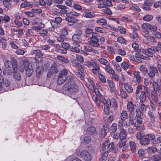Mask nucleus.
Here are the masks:
<instances>
[{
    "instance_id": "nucleus-39",
    "label": "nucleus",
    "mask_w": 161,
    "mask_h": 161,
    "mask_svg": "<svg viewBox=\"0 0 161 161\" xmlns=\"http://www.w3.org/2000/svg\"><path fill=\"white\" fill-rule=\"evenodd\" d=\"M121 119L123 120H125L128 117V114L127 112L125 110H123L122 111L120 115Z\"/></svg>"
},
{
    "instance_id": "nucleus-37",
    "label": "nucleus",
    "mask_w": 161,
    "mask_h": 161,
    "mask_svg": "<svg viewBox=\"0 0 161 161\" xmlns=\"http://www.w3.org/2000/svg\"><path fill=\"white\" fill-rule=\"evenodd\" d=\"M142 119L136 118V121L134 123V126L136 128L139 127L140 125L142 124ZM134 123H131L132 125Z\"/></svg>"
},
{
    "instance_id": "nucleus-63",
    "label": "nucleus",
    "mask_w": 161,
    "mask_h": 161,
    "mask_svg": "<svg viewBox=\"0 0 161 161\" xmlns=\"http://www.w3.org/2000/svg\"><path fill=\"white\" fill-rule=\"evenodd\" d=\"M95 30L98 32L104 33L105 32L104 29L100 27H97L95 28Z\"/></svg>"
},
{
    "instance_id": "nucleus-60",
    "label": "nucleus",
    "mask_w": 161,
    "mask_h": 161,
    "mask_svg": "<svg viewBox=\"0 0 161 161\" xmlns=\"http://www.w3.org/2000/svg\"><path fill=\"white\" fill-rule=\"evenodd\" d=\"M92 66L94 68L93 69L96 70L97 72H98L100 70V68L98 64L94 62Z\"/></svg>"
},
{
    "instance_id": "nucleus-24",
    "label": "nucleus",
    "mask_w": 161,
    "mask_h": 161,
    "mask_svg": "<svg viewBox=\"0 0 161 161\" xmlns=\"http://www.w3.org/2000/svg\"><path fill=\"white\" fill-rule=\"evenodd\" d=\"M129 145L131 152L133 153H136V149L135 143L133 141H130L129 142Z\"/></svg>"
},
{
    "instance_id": "nucleus-2",
    "label": "nucleus",
    "mask_w": 161,
    "mask_h": 161,
    "mask_svg": "<svg viewBox=\"0 0 161 161\" xmlns=\"http://www.w3.org/2000/svg\"><path fill=\"white\" fill-rule=\"evenodd\" d=\"M108 141H107L102 145L100 150L103 152L99 159V161H106L109 152H110L113 150L114 146L113 142H112L108 144Z\"/></svg>"
},
{
    "instance_id": "nucleus-18",
    "label": "nucleus",
    "mask_w": 161,
    "mask_h": 161,
    "mask_svg": "<svg viewBox=\"0 0 161 161\" xmlns=\"http://www.w3.org/2000/svg\"><path fill=\"white\" fill-rule=\"evenodd\" d=\"M120 140H125L127 136L126 131L124 129L121 130L119 134Z\"/></svg>"
},
{
    "instance_id": "nucleus-28",
    "label": "nucleus",
    "mask_w": 161,
    "mask_h": 161,
    "mask_svg": "<svg viewBox=\"0 0 161 161\" xmlns=\"http://www.w3.org/2000/svg\"><path fill=\"white\" fill-rule=\"evenodd\" d=\"M50 70L53 73H57L58 72V70L57 67V64L53 62L52 64Z\"/></svg>"
},
{
    "instance_id": "nucleus-44",
    "label": "nucleus",
    "mask_w": 161,
    "mask_h": 161,
    "mask_svg": "<svg viewBox=\"0 0 161 161\" xmlns=\"http://www.w3.org/2000/svg\"><path fill=\"white\" fill-rule=\"evenodd\" d=\"M109 65L110 64H109L108 66H106L105 68V69L108 73L112 75L115 74L114 71L110 67Z\"/></svg>"
},
{
    "instance_id": "nucleus-29",
    "label": "nucleus",
    "mask_w": 161,
    "mask_h": 161,
    "mask_svg": "<svg viewBox=\"0 0 161 161\" xmlns=\"http://www.w3.org/2000/svg\"><path fill=\"white\" fill-rule=\"evenodd\" d=\"M136 117L138 119H143V115L142 114L141 110L139 108H137L136 111Z\"/></svg>"
},
{
    "instance_id": "nucleus-61",
    "label": "nucleus",
    "mask_w": 161,
    "mask_h": 161,
    "mask_svg": "<svg viewBox=\"0 0 161 161\" xmlns=\"http://www.w3.org/2000/svg\"><path fill=\"white\" fill-rule=\"evenodd\" d=\"M121 66L122 68L125 70H126L128 68L129 65L126 62H124L121 64Z\"/></svg>"
},
{
    "instance_id": "nucleus-14",
    "label": "nucleus",
    "mask_w": 161,
    "mask_h": 161,
    "mask_svg": "<svg viewBox=\"0 0 161 161\" xmlns=\"http://www.w3.org/2000/svg\"><path fill=\"white\" fill-rule=\"evenodd\" d=\"M153 85L154 91L161 93V89L160 86H161V80H158L157 82L153 83Z\"/></svg>"
},
{
    "instance_id": "nucleus-22",
    "label": "nucleus",
    "mask_w": 161,
    "mask_h": 161,
    "mask_svg": "<svg viewBox=\"0 0 161 161\" xmlns=\"http://www.w3.org/2000/svg\"><path fill=\"white\" fill-rule=\"evenodd\" d=\"M133 75L136 79V81L137 83H139L141 79V76L140 73L138 71H135L133 73Z\"/></svg>"
},
{
    "instance_id": "nucleus-35",
    "label": "nucleus",
    "mask_w": 161,
    "mask_h": 161,
    "mask_svg": "<svg viewBox=\"0 0 161 161\" xmlns=\"http://www.w3.org/2000/svg\"><path fill=\"white\" fill-rule=\"evenodd\" d=\"M83 14L85 17L87 18H92L95 16V14L91 12H85Z\"/></svg>"
},
{
    "instance_id": "nucleus-47",
    "label": "nucleus",
    "mask_w": 161,
    "mask_h": 161,
    "mask_svg": "<svg viewBox=\"0 0 161 161\" xmlns=\"http://www.w3.org/2000/svg\"><path fill=\"white\" fill-rule=\"evenodd\" d=\"M140 70L144 74H147L148 72L147 68L144 65H141L140 67Z\"/></svg>"
},
{
    "instance_id": "nucleus-20",
    "label": "nucleus",
    "mask_w": 161,
    "mask_h": 161,
    "mask_svg": "<svg viewBox=\"0 0 161 161\" xmlns=\"http://www.w3.org/2000/svg\"><path fill=\"white\" fill-rule=\"evenodd\" d=\"M13 76L14 78L17 81H20L21 79V77L20 74L19 72H17V71H13Z\"/></svg>"
},
{
    "instance_id": "nucleus-54",
    "label": "nucleus",
    "mask_w": 161,
    "mask_h": 161,
    "mask_svg": "<svg viewBox=\"0 0 161 161\" xmlns=\"http://www.w3.org/2000/svg\"><path fill=\"white\" fill-rule=\"evenodd\" d=\"M154 2V0H146L144 3L146 6H150L152 5Z\"/></svg>"
},
{
    "instance_id": "nucleus-17",
    "label": "nucleus",
    "mask_w": 161,
    "mask_h": 161,
    "mask_svg": "<svg viewBox=\"0 0 161 161\" xmlns=\"http://www.w3.org/2000/svg\"><path fill=\"white\" fill-rule=\"evenodd\" d=\"M10 62L11 63V66L14 71L17 70V63L16 59L14 58H11Z\"/></svg>"
},
{
    "instance_id": "nucleus-6",
    "label": "nucleus",
    "mask_w": 161,
    "mask_h": 161,
    "mask_svg": "<svg viewBox=\"0 0 161 161\" xmlns=\"http://www.w3.org/2000/svg\"><path fill=\"white\" fill-rule=\"evenodd\" d=\"M140 52L148 57L152 58L156 52H158L159 50L157 49V47L155 46L147 48L146 49L141 48Z\"/></svg>"
},
{
    "instance_id": "nucleus-4",
    "label": "nucleus",
    "mask_w": 161,
    "mask_h": 161,
    "mask_svg": "<svg viewBox=\"0 0 161 161\" xmlns=\"http://www.w3.org/2000/svg\"><path fill=\"white\" fill-rule=\"evenodd\" d=\"M68 70L66 69H61L59 72L58 76L57 83L60 85L63 83L68 78Z\"/></svg>"
},
{
    "instance_id": "nucleus-9",
    "label": "nucleus",
    "mask_w": 161,
    "mask_h": 161,
    "mask_svg": "<svg viewBox=\"0 0 161 161\" xmlns=\"http://www.w3.org/2000/svg\"><path fill=\"white\" fill-rule=\"evenodd\" d=\"M82 34L81 31H80L79 34H74L72 36V39L74 41L73 44L77 47L80 46V43L81 42L82 39L81 35Z\"/></svg>"
},
{
    "instance_id": "nucleus-12",
    "label": "nucleus",
    "mask_w": 161,
    "mask_h": 161,
    "mask_svg": "<svg viewBox=\"0 0 161 161\" xmlns=\"http://www.w3.org/2000/svg\"><path fill=\"white\" fill-rule=\"evenodd\" d=\"M158 70L155 67L152 66L149 67V69L147 73L149 77L153 78L155 75L158 74Z\"/></svg>"
},
{
    "instance_id": "nucleus-30",
    "label": "nucleus",
    "mask_w": 161,
    "mask_h": 161,
    "mask_svg": "<svg viewBox=\"0 0 161 161\" xmlns=\"http://www.w3.org/2000/svg\"><path fill=\"white\" fill-rule=\"evenodd\" d=\"M124 87L125 90L129 93H131L133 91L132 87L127 83L124 84Z\"/></svg>"
},
{
    "instance_id": "nucleus-49",
    "label": "nucleus",
    "mask_w": 161,
    "mask_h": 161,
    "mask_svg": "<svg viewBox=\"0 0 161 161\" xmlns=\"http://www.w3.org/2000/svg\"><path fill=\"white\" fill-rule=\"evenodd\" d=\"M116 9L118 11H121L125 8V6L122 4H119L116 6Z\"/></svg>"
},
{
    "instance_id": "nucleus-26",
    "label": "nucleus",
    "mask_w": 161,
    "mask_h": 161,
    "mask_svg": "<svg viewBox=\"0 0 161 161\" xmlns=\"http://www.w3.org/2000/svg\"><path fill=\"white\" fill-rule=\"evenodd\" d=\"M32 53L35 54V56L38 58H42L43 55L40 50H35L32 52Z\"/></svg>"
},
{
    "instance_id": "nucleus-15",
    "label": "nucleus",
    "mask_w": 161,
    "mask_h": 161,
    "mask_svg": "<svg viewBox=\"0 0 161 161\" xmlns=\"http://www.w3.org/2000/svg\"><path fill=\"white\" fill-rule=\"evenodd\" d=\"M86 132L88 134L94 136L96 135L97 133L96 131V129L93 126L88 128Z\"/></svg>"
},
{
    "instance_id": "nucleus-62",
    "label": "nucleus",
    "mask_w": 161,
    "mask_h": 161,
    "mask_svg": "<svg viewBox=\"0 0 161 161\" xmlns=\"http://www.w3.org/2000/svg\"><path fill=\"white\" fill-rule=\"evenodd\" d=\"M150 26V24L147 23H146L142 24V28L144 30H146L147 29L149 30Z\"/></svg>"
},
{
    "instance_id": "nucleus-38",
    "label": "nucleus",
    "mask_w": 161,
    "mask_h": 161,
    "mask_svg": "<svg viewBox=\"0 0 161 161\" xmlns=\"http://www.w3.org/2000/svg\"><path fill=\"white\" fill-rule=\"evenodd\" d=\"M148 115L150 120L153 122H156V117H155L153 114L150 111L148 112Z\"/></svg>"
},
{
    "instance_id": "nucleus-33",
    "label": "nucleus",
    "mask_w": 161,
    "mask_h": 161,
    "mask_svg": "<svg viewBox=\"0 0 161 161\" xmlns=\"http://www.w3.org/2000/svg\"><path fill=\"white\" fill-rule=\"evenodd\" d=\"M144 36L145 38L146 39L148 42H156V41L154 38L151 36L150 35H144Z\"/></svg>"
},
{
    "instance_id": "nucleus-55",
    "label": "nucleus",
    "mask_w": 161,
    "mask_h": 161,
    "mask_svg": "<svg viewBox=\"0 0 161 161\" xmlns=\"http://www.w3.org/2000/svg\"><path fill=\"white\" fill-rule=\"evenodd\" d=\"M110 129L113 133L115 132L117 130V126L116 124L115 123L113 124L110 127Z\"/></svg>"
},
{
    "instance_id": "nucleus-50",
    "label": "nucleus",
    "mask_w": 161,
    "mask_h": 161,
    "mask_svg": "<svg viewBox=\"0 0 161 161\" xmlns=\"http://www.w3.org/2000/svg\"><path fill=\"white\" fill-rule=\"evenodd\" d=\"M98 75L99 79L101 80V81L103 83H105L106 82V79L104 76L101 73H98Z\"/></svg>"
},
{
    "instance_id": "nucleus-56",
    "label": "nucleus",
    "mask_w": 161,
    "mask_h": 161,
    "mask_svg": "<svg viewBox=\"0 0 161 161\" xmlns=\"http://www.w3.org/2000/svg\"><path fill=\"white\" fill-rule=\"evenodd\" d=\"M153 19V16L151 15H147L143 18V19L146 21H150Z\"/></svg>"
},
{
    "instance_id": "nucleus-21",
    "label": "nucleus",
    "mask_w": 161,
    "mask_h": 161,
    "mask_svg": "<svg viewBox=\"0 0 161 161\" xmlns=\"http://www.w3.org/2000/svg\"><path fill=\"white\" fill-rule=\"evenodd\" d=\"M147 151L149 154H153L157 152L158 150L157 148L154 147H147Z\"/></svg>"
},
{
    "instance_id": "nucleus-34",
    "label": "nucleus",
    "mask_w": 161,
    "mask_h": 161,
    "mask_svg": "<svg viewBox=\"0 0 161 161\" xmlns=\"http://www.w3.org/2000/svg\"><path fill=\"white\" fill-rule=\"evenodd\" d=\"M130 37L135 42H137L138 41V34L135 31L133 32L132 35H130Z\"/></svg>"
},
{
    "instance_id": "nucleus-16",
    "label": "nucleus",
    "mask_w": 161,
    "mask_h": 161,
    "mask_svg": "<svg viewBox=\"0 0 161 161\" xmlns=\"http://www.w3.org/2000/svg\"><path fill=\"white\" fill-rule=\"evenodd\" d=\"M160 93L154 91L152 92L151 93L152 98L153 100L155 102H158V97L159 96Z\"/></svg>"
},
{
    "instance_id": "nucleus-46",
    "label": "nucleus",
    "mask_w": 161,
    "mask_h": 161,
    "mask_svg": "<svg viewBox=\"0 0 161 161\" xmlns=\"http://www.w3.org/2000/svg\"><path fill=\"white\" fill-rule=\"evenodd\" d=\"M144 134L141 131L138 132L136 134V138L138 140H140L144 137Z\"/></svg>"
},
{
    "instance_id": "nucleus-7",
    "label": "nucleus",
    "mask_w": 161,
    "mask_h": 161,
    "mask_svg": "<svg viewBox=\"0 0 161 161\" xmlns=\"http://www.w3.org/2000/svg\"><path fill=\"white\" fill-rule=\"evenodd\" d=\"M155 136L152 134L146 135L140 141V143L142 146H147L150 143V141L155 139Z\"/></svg>"
},
{
    "instance_id": "nucleus-27",
    "label": "nucleus",
    "mask_w": 161,
    "mask_h": 161,
    "mask_svg": "<svg viewBox=\"0 0 161 161\" xmlns=\"http://www.w3.org/2000/svg\"><path fill=\"white\" fill-rule=\"evenodd\" d=\"M83 49L86 51L88 52H92L95 53H97L98 52L97 51L95 50L89 46H84L83 47Z\"/></svg>"
},
{
    "instance_id": "nucleus-19",
    "label": "nucleus",
    "mask_w": 161,
    "mask_h": 161,
    "mask_svg": "<svg viewBox=\"0 0 161 161\" xmlns=\"http://www.w3.org/2000/svg\"><path fill=\"white\" fill-rule=\"evenodd\" d=\"M135 106V105H134L131 102H128L127 104V110L128 111L131 113L134 112L135 110L134 107Z\"/></svg>"
},
{
    "instance_id": "nucleus-57",
    "label": "nucleus",
    "mask_w": 161,
    "mask_h": 161,
    "mask_svg": "<svg viewBox=\"0 0 161 161\" xmlns=\"http://www.w3.org/2000/svg\"><path fill=\"white\" fill-rule=\"evenodd\" d=\"M62 47L64 49H69L70 48L69 45L67 43L65 42H63L61 43Z\"/></svg>"
},
{
    "instance_id": "nucleus-3",
    "label": "nucleus",
    "mask_w": 161,
    "mask_h": 161,
    "mask_svg": "<svg viewBox=\"0 0 161 161\" xmlns=\"http://www.w3.org/2000/svg\"><path fill=\"white\" fill-rule=\"evenodd\" d=\"M141 94L137 96L136 99L137 100H140L141 103L145 102L147 99V97H150V91L149 90L148 87L145 86L142 91L141 92Z\"/></svg>"
},
{
    "instance_id": "nucleus-32",
    "label": "nucleus",
    "mask_w": 161,
    "mask_h": 161,
    "mask_svg": "<svg viewBox=\"0 0 161 161\" xmlns=\"http://www.w3.org/2000/svg\"><path fill=\"white\" fill-rule=\"evenodd\" d=\"M104 105V108L106 107V109H109L110 108L111 102L110 100H107L104 99L103 101Z\"/></svg>"
},
{
    "instance_id": "nucleus-58",
    "label": "nucleus",
    "mask_w": 161,
    "mask_h": 161,
    "mask_svg": "<svg viewBox=\"0 0 161 161\" xmlns=\"http://www.w3.org/2000/svg\"><path fill=\"white\" fill-rule=\"evenodd\" d=\"M69 50L71 51L74 52L76 53H78L80 52V50L77 47H70Z\"/></svg>"
},
{
    "instance_id": "nucleus-5",
    "label": "nucleus",
    "mask_w": 161,
    "mask_h": 161,
    "mask_svg": "<svg viewBox=\"0 0 161 161\" xmlns=\"http://www.w3.org/2000/svg\"><path fill=\"white\" fill-rule=\"evenodd\" d=\"M100 35L99 34L93 32L92 34V36L90 37V40L88 42V43L92 47H98L100 44L99 43Z\"/></svg>"
},
{
    "instance_id": "nucleus-10",
    "label": "nucleus",
    "mask_w": 161,
    "mask_h": 161,
    "mask_svg": "<svg viewBox=\"0 0 161 161\" xmlns=\"http://www.w3.org/2000/svg\"><path fill=\"white\" fill-rule=\"evenodd\" d=\"M80 155L83 159L86 161H90L92 158V155L86 150L82 151L80 153Z\"/></svg>"
},
{
    "instance_id": "nucleus-53",
    "label": "nucleus",
    "mask_w": 161,
    "mask_h": 161,
    "mask_svg": "<svg viewBox=\"0 0 161 161\" xmlns=\"http://www.w3.org/2000/svg\"><path fill=\"white\" fill-rule=\"evenodd\" d=\"M3 4L5 7L9 9L11 8V6L10 3V2L3 1Z\"/></svg>"
},
{
    "instance_id": "nucleus-52",
    "label": "nucleus",
    "mask_w": 161,
    "mask_h": 161,
    "mask_svg": "<svg viewBox=\"0 0 161 161\" xmlns=\"http://www.w3.org/2000/svg\"><path fill=\"white\" fill-rule=\"evenodd\" d=\"M91 137L89 136H85L83 139V142L85 143H88L91 140Z\"/></svg>"
},
{
    "instance_id": "nucleus-8",
    "label": "nucleus",
    "mask_w": 161,
    "mask_h": 161,
    "mask_svg": "<svg viewBox=\"0 0 161 161\" xmlns=\"http://www.w3.org/2000/svg\"><path fill=\"white\" fill-rule=\"evenodd\" d=\"M22 61L23 63L26 75L28 77H30L33 72V70L32 67H30V63L27 59H23Z\"/></svg>"
},
{
    "instance_id": "nucleus-36",
    "label": "nucleus",
    "mask_w": 161,
    "mask_h": 161,
    "mask_svg": "<svg viewBox=\"0 0 161 161\" xmlns=\"http://www.w3.org/2000/svg\"><path fill=\"white\" fill-rule=\"evenodd\" d=\"M25 1L22 3L20 7L21 8H24L27 7H29L32 5V4L29 2Z\"/></svg>"
},
{
    "instance_id": "nucleus-23",
    "label": "nucleus",
    "mask_w": 161,
    "mask_h": 161,
    "mask_svg": "<svg viewBox=\"0 0 161 161\" xmlns=\"http://www.w3.org/2000/svg\"><path fill=\"white\" fill-rule=\"evenodd\" d=\"M97 2L103 3L105 6H110L112 5V2L110 0H97Z\"/></svg>"
},
{
    "instance_id": "nucleus-45",
    "label": "nucleus",
    "mask_w": 161,
    "mask_h": 161,
    "mask_svg": "<svg viewBox=\"0 0 161 161\" xmlns=\"http://www.w3.org/2000/svg\"><path fill=\"white\" fill-rule=\"evenodd\" d=\"M120 95L122 98L126 99L127 96V94L126 92L123 89L120 90Z\"/></svg>"
},
{
    "instance_id": "nucleus-42",
    "label": "nucleus",
    "mask_w": 161,
    "mask_h": 161,
    "mask_svg": "<svg viewBox=\"0 0 161 161\" xmlns=\"http://www.w3.org/2000/svg\"><path fill=\"white\" fill-rule=\"evenodd\" d=\"M102 11L106 14L111 15L112 14V12L110 9L108 8L105 7L102 10Z\"/></svg>"
},
{
    "instance_id": "nucleus-51",
    "label": "nucleus",
    "mask_w": 161,
    "mask_h": 161,
    "mask_svg": "<svg viewBox=\"0 0 161 161\" xmlns=\"http://www.w3.org/2000/svg\"><path fill=\"white\" fill-rule=\"evenodd\" d=\"M135 118L134 112H132V113H130L128 117L129 120L130 122L133 121Z\"/></svg>"
},
{
    "instance_id": "nucleus-59",
    "label": "nucleus",
    "mask_w": 161,
    "mask_h": 161,
    "mask_svg": "<svg viewBox=\"0 0 161 161\" xmlns=\"http://www.w3.org/2000/svg\"><path fill=\"white\" fill-rule=\"evenodd\" d=\"M117 41L122 44H126V42H127L122 37H119L117 39Z\"/></svg>"
},
{
    "instance_id": "nucleus-13",
    "label": "nucleus",
    "mask_w": 161,
    "mask_h": 161,
    "mask_svg": "<svg viewBox=\"0 0 161 161\" xmlns=\"http://www.w3.org/2000/svg\"><path fill=\"white\" fill-rule=\"evenodd\" d=\"M66 15L67 17L65 19L66 20L72 23V25L78 21V20L75 17L72 16L71 15H69L67 13Z\"/></svg>"
},
{
    "instance_id": "nucleus-25",
    "label": "nucleus",
    "mask_w": 161,
    "mask_h": 161,
    "mask_svg": "<svg viewBox=\"0 0 161 161\" xmlns=\"http://www.w3.org/2000/svg\"><path fill=\"white\" fill-rule=\"evenodd\" d=\"M57 58L58 60V62L60 63L62 62L65 63H68L69 62V61L68 59L61 56H57Z\"/></svg>"
},
{
    "instance_id": "nucleus-43",
    "label": "nucleus",
    "mask_w": 161,
    "mask_h": 161,
    "mask_svg": "<svg viewBox=\"0 0 161 161\" xmlns=\"http://www.w3.org/2000/svg\"><path fill=\"white\" fill-rule=\"evenodd\" d=\"M143 90L142 87L141 85H139L137 87L136 92V97H137L140 94V92Z\"/></svg>"
},
{
    "instance_id": "nucleus-64",
    "label": "nucleus",
    "mask_w": 161,
    "mask_h": 161,
    "mask_svg": "<svg viewBox=\"0 0 161 161\" xmlns=\"http://www.w3.org/2000/svg\"><path fill=\"white\" fill-rule=\"evenodd\" d=\"M75 58L77 61L80 62H82L84 61L83 57L80 55H76Z\"/></svg>"
},
{
    "instance_id": "nucleus-40",
    "label": "nucleus",
    "mask_w": 161,
    "mask_h": 161,
    "mask_svg": "<svg viewBox=\"0 0 161 161\" xmlns=\"http://www.w3.org/2000/svg\"><path fill=\"white\" fill-rule=\"evenodd\" d=\"M127 142V141L126 140H120L119 145V147L121 149L122 147L127 146L126 145Z\"/></svg>"
},
{
    "instance_id": "nucleus-31",
    "label": "nucleus",
    "mask_w": 161,
    "mask_h": 161,
    "mask_svg": "<svg viewBox=\"0 0 161 161\" xmlns=\"http://www.w3.org/2000/svg\"><path fill=\"white\" fill-rule=\"evenodd\" d=\"M43 69L42 67H38L36 68V76L38 78H40V76L43 74Z\"/></svg>"
},
{
    "instance_id": "nucleus-41",
    "label": "nucleus",
    "mask_w": 161,
    "mask_h": 161,
    "mask_svg": "<svg viewBox=\"0 0 161 161\" xmlns=\"http://www.w3.org/2000/svg\"><path fill=\"white\" fill-rule=\"evenodd\" d=\"M98 60L101 64L106 66H108L109 64H110L109 62L104 58H100Z\"/></svg>"
},
{
    "instance_id": "nucleus-11",
    "label": "nucleus",
    "mask_w": 161,
    "mask_h": 161,
    "mask_svg": "<svg viewBox=\"0 0 161 161\" xmlns=\"http://www.w3.org/2000/svg\"><path fill=\"white\" fill-rule=\"evenodd\" d=\"M10 85L9 81L6 79L3 80V76H0V88L1 90L5 89V87H8Z\"/></svg>"
},
{
    "instance_id": "nucleus-1",
    "label": "nucleus",
    "mask_w": 161,
    "mask_h": 161,
    "mask_svg": "<svg viewBox=\"0 0 161 161\" xmlns=\"http://www.w3.org/2000/svg\"><path fill=\"white\" fill-rule=\"evenodd\" d=\"M75 78L72 75L69 76L67 82L64 85L63 89L70 96L75 95L78 92L79 87L74 81Z\"/></svg>"
},
{
    "instance_id": "nucleus-48",
    "label": "nucleus",
    "mask_w": 161,
    "mask_h": 161,
    "mask_svg": "<svg viewBox=\"0 0 161 161\" xmlns=\"http://www.w3.org/2000/svg\"><path fill=\"white\" fill-rule=\"evenodd\" d=\"M97 23L100 24L101 25H103L107 23V21L104 19L101 18L98 19L97 21Z\"/></svg>"
}]
</instances>
